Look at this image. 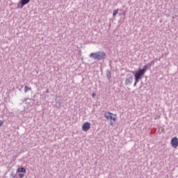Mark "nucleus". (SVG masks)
I'll return each mask as SVG.
<instances>
[{"label":"nucleus","mask_w":178,"mask_h":178,"mask_svg":"<svg viewBox=\"0 0 178 178\" xmlns=\"http://www.w3.org/2000/svg\"><path fill=\"white\" fill-rule=\"evenodd\" d=\"M106 56V53L104 51H97L90 54V58H92V59L96 60H102V59H105Z\"/></svg>","instance_id":"obj_1"},{"label":"nucleus","mask_w":178,"mask_h":178,"mask_svg":"<svg viewBox=\"0 0 178 178\" xmlns=\"http://www.w3.org/2000/svg\"><path fill=\"white\" fill-rule=\"evenodd\" d=\"M148 70V66L145 65L142 70L136 71L134 74L135 80L140 81V79L145 74V72Z\"/></svg>","instance_id":"obj_2"},{"label":"nucleus","mask_w":178,"mask_h":178,"mask_svg":"<svg viewBox=\"0 0 178 178\" xmlns=\"http://www.w3.org/2000/svg\"><path fill=\"white\" fill-rule=\"evenodd\" d=\"M104 118H106L107 120H113V122H116V114H113L111 112H106L104 113Z\"/></svg>","instance_id":"obj_3"},{"label":"nucleus","mask_w":178,"mask_h":178,"mask_svg":"<svg viewBox=\"0 0 178 178\" xmlns=\"http://www.w3.org/2000/svg\"><path fill=\"white\" fill-rule=\"evenodd\" d=\"M91 129V123L89 122H84L82 125V130L83 131H88Z\"/></svg>","instance_id":"obj_4"},{"label":"nucleus","mask_w":178,"mask_h":178,"mask_svg":"<svg viewBox=\"0 0 178 178\" xmlns=\"http://www.w3.org/2000/svg\"><path fill=\"white\" fill-rule=\"evenodd\" d=\"M171 145L172 148H177L178 147V138L177 137H174L171 140Z\"/></svg>","instance_id":"obj_5"},{"label":"nucleus","mask_w":178,"mask_h":178,"mask_svg":"<svg viewBox=\"0 0 178 178\" xmlns=\"http://www.w3.org/2000/svg\"><path fill=\"white\" fill-rule=\"evenodd\" d=\"M133 82V76L128 75L127 79H125V84L128 86V84H131Z\"/></svg>","instance_id":"obj_6"},{"label":"nucleus","mask_w":178,"mask_h":178,"mask_svg":"<svg viewBox=\"0 0 178 178\" xmlns=\"http://www.w3.org/2000/svg\"><path fill=\"white\" fill-rule=\"evenodd\" d=\"M31 0H21L19 3L21 5V8H23L25 5H27L30 2Z\"/></svg>","instance_id":"obj_7"},{"label":"nucleus","mask_w":178,"mask_h":178,"mask_svg":"<svg viewBox=\"0 0 178 178\" xmlns=\"http://www.w3.org/2000/svg\"><path fill=\"white\" fill-rule=\"evenodd\" d=\"M17 172L19 173H26V168H18Z\"/></svg>","instance_id":"obj_8"},{"label":"nucleus","mask_w":178,"mask_h":178,"mask_svg":"<svg viewBox=\"0 0 178 178\" xmlns=\"http://www.w3.org/2000/svg\"><path fill=\"white\" fill-rule=\"evenodd\" d=\"M28 91H31V88L26 86L24 88V92H27Z\"/></svg>","instance_id":"obj_9"},{"label":"nucleus","mask_w":178,"mask_h":178,"mask_svg":"<svg viewBox=\"0 0 178 178\" xmlns=\"http://www.w3.org/2000/svg\"><path fill=\"white\" fill-rule=\"evenodd\" d=\"M118 13H119V10H114L113 13V17L116 16V15H118Z\"/></svg>","instance_id":"obj_10"},{"label":"nucleus","mask_w":178,"mask_h":178,"mask_svg":"<svg viewBox=\"0 0 178 178\" xmlns=\"http://www.w3.org/2000/svg\"><path fill=\"white\" fill-rule=\"evenodd\" d=\"M92 98H95V97H97V94H95V92H92Z\"/></svg>","instance_id":"obj_11"},{"label":"nucleus","mask_w":178,"mask_h":178,"mask_svg":"<svg viewBox=\"0 0 178 178\" xmlns=\"http://www.w3.org/2000/svg\"><path fill=\"white\" fill-rule=\"evenodd\" d=\"M3 126V121L0 120V127H2Z\"/></svg>","instance_id":"obj_12"},{"label":"nucleus","mask_w":178,"mask_h":178,"mask_svg":"<svg viewBox=\"0 0 178 178\" xmlns=\"http://www.w3.org/2000/svg\"><path fill=\"white\" fill-rule=\"evenodd\" d=\"M138 81H137L136 80H135V83H134V87H136V86H137V83H138Z\"/></svg>","instance_id":"obj_13"},{"label":"nucleus","mask_w":178,"mask_h":178,"mask_svg":"<svg viewBox=\"0 0 178 178\" xmlns=\"http://www.w3.org/2000/svg\"><path fill=\"white\" fill-rule=\"evenodd\" d=\"M122 15H123L124 16H126V11H124V12L122 13Z\"/></svg>","instance_id":"obj_14"},{"label":"nucleus","mask_w":178,"mask_h":178,"mask_svg":"<svg viewBox=\"0 0 178 178\" xmlns=\"http://www.w3.org/2000/svg\"><path fill=\"white\" fill-rule=\"evenodd\" d=\"M150 63H152V65H154V63H155V61L152 60L150 62Z\"/></svg>","instance_id":"obj_15"},{"label":"nucleus","mask_w":178,"mask_h":178,"mask_svg":"<svg viewBox=\"0 0 178 178\" xmlns=\"http://www.w3.org/2000/svg\"><path fill=\"white\" fill-rule=\"evenodd\" d=\"M110 124H111V126H113V122H110Z\"/></svg>","instance_id":"obj_16"},{"label":"nucleus","mask_w":178,"mask_h":178,"mask_svg":"<svg viewBox=\"0 0 178 178\" xmlns=\"http://www.w3.org/2000/svg\"><path fill=\"white\" fill-rule=\"evenodd\" d=\"M19 177H23V175H19Z\"/></svg>","instance_id":"obj_17"}]
</instances>
